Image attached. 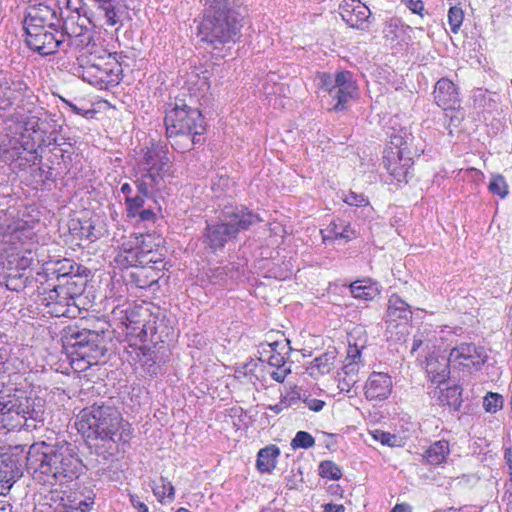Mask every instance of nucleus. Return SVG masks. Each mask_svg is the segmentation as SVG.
Instances as JSON below:
<instances>
[{
    "label": "nucleus",
    "mask_w": 512,
    "mask_h": 512,
    "mask_svg": "<svg viewBox=\"0 0 512 512\" xmlns=\"http://www.w3.org/2000/svg\"><path fill=\"white\" fill-rule=\"evenodd\" d=\"M26 468L43 484H64L78 478L82 461L75 446L67 441H40L29 446Z\"/></svg>",
    "instance_id": "nucleus-1"
},
{
    "label": "nucleus",
    "mask_w": 512,
    "mask_h": 512,
    "mask_svg": "<svg viewBox=\"0 0 512 512\" xmlns=\"http://www.w3.org/2000/svg\"><path fill=\"white\" fill-rule=\"evenodd\" d=\"M243 16L236 0H204L203 19L198 25L201 42L217 49L240 37Z\"/></svg>",
    "instance_id": "nucleus-2"
},
{
    "label": "nucleus",
    "mask_w": 512,
    "mask_h": 512,
    "mask_svg": "<svg viewBox=\"0 0 512 512\" xmlns=\"http://www.w3.org/2000/svg\"><path fill=\"white\" fill-rule=\"evenodd\" d=\"M75 425L89 439L126 443L131 438L130 425L122 421L120 412L104 403H95L82 409Z\"/></svg>",
    "instance_id": "nucleus-3"
},
{
    "label": "nucleus",
    "mask_w": 512,
    "mask_h": 512,
    "mask_svg": "<svg viewBox=\"0 0 512 512\" xmlns=\"http://www.w3.org/2000/svg\"><path fill=\"white\" fill-rule=\"evenodd\" d=\"M166 132L173 145L184 152L203 142L204 119L197 108H190L183 100H176L174 107L166 112Z\"/></svg>",
    "instance_id": "nucleus-4"
},
{
    "label": "nucleus",
    "mask_w": 512,
    "mask_h": 512,
    "mask_svg": "<svg viewBox=\"0 0 512 512\" xmlns=\"http://www.w3.org/2000/svg\"><path fill=\"white\" fill-rule=\"evenodd\" d=\"M262 221V219L246 207H225L219 223L207 224L206 241L210 248L216 250L243 230Z\"/></svg>",
    "instance_id": "nucleus-5"
},
{
    "label": "nucleus",
    "mask_w": 512,
    "mask_h": 512,
    "mask_svg": "<svg viewBox=\"0 0 512 512\" xmlns=\"http://www.w3.org/2000/svg\"><path fill=\"white\" fill-rule=\"evenodd\" d=\"M485 358L483 348H478L472 343H461L450 351L448 359L442 358L440 369L436 368L437 360H428L427 372L432 374L433 382L442 383L449 375L450 364L480 369L485 363Z\"/></svg>",
    "instance_id": "nucleus-6"
},
{
    "label": "nucleus",
    "mask_w": 512,
    "mask_h": 512,
    "mask_svg": "<svg viewBox=\"0 0 512 512\" xmlns=\"http://www.w3.org/2000/svg\"><path fill=\"white\" fill-rule=\"evenodd\" d=\"M77 71L84 81L104 88L119 83L121 66L111 53L103 51V55L99 56L97 61L89 59L85 64H81Z\"/></svg>",
    "instance_id": "nucleus-7"
},
{
    "label": "nucleus",
    "mask_w": 512,
    "mask_h": 512,
    "mask_svg": "<svg viewBox=\"0 0 512 512\" xmlns=\"http://www.w3.org/2000/svg\"><path fill=\"white\" fill-rule=\"evenodd\" d=\"M319 79L321 89L336 100L335 111L345 109L346 103L357 96L358 87L349 71H339L334 75L323 73Z\"/></svg>",
    "instance_id": "nucleus-8"
},
{
    "label": "nucleus",
    "mask_w": 512,
    "mask_h": 512,
    "mask_svg": "<svg viewBox=\"0 0 512 512\" xmlns=\"http://www.w3.org/2000/svg\"><path fill=\"white\" fill-rule=\"evenodd\" d=\"M34 232L24 221H12L10 223H0V250L6 255L24 249V247L34 246Z\"/></svg>",
    "instance_id": "nucleus-9"
},
{
    "label": "nucleus",
    "mask_w": 512,
    "mask_h": 512,
    "mask_svg": "<svg viewBox=\"0 0 512 512\" xmlns=\"http://www.w3.org/2000/svg\"><path fill=\"white\" fill-rule=\"evenodd\" d=\"M26 456L25 445H15L0 454V483L3 484V489L10 490L23 476Z\"/></svg>",
    "instance_id": "nucleus-10"
},
{
    "label": "nucleus",
    "mask_w": 512,
    "mask_h": 512,
    "mask_svg": "<svg viewBox=\"0 0 512 512\" xmlns=\"http://www.w3.org/2000/svg\"><path fill=\"white\" fill-rule=\"evenodd\" d=\"M391 145L385 151L384 166L386 170L392 175L397 181L407 182V175L412 165V158L406 155V142L403 141L402 136L391 137Z\"/></svg>",
    "instance_id": "nucleus-11"
},
{
    "label": "nucleus",
    "mask_w": 512,
    "mask_h": 512,
    "mask_svg": "<svg viewBox=\"0 0 512 512\" xmlns=\"http://www.w3.org/2000/svg\"><path fill=\"white\" fill-rule=\"evenodd\" d=\"M25 34L27 46L43 56L54 54L65 44V33H59L57 27L54 30L28 31Z\"/></svg>",
    "instance_id": "nucleus-12"
},
{
    "label": "nucleus",
    "mask_w": 512,
    "mask_h": 512,
    "mask_svg": "<svg viewBox=\"0 0 512 512\" xmlns=\"http://www.w3.org/2000/svg\"><path fill=\"white\" fill-rule=\"evenodd\" d=\"M23 25L25 32L41 29L54 30L55 27L60 26V19L57 12L50 6L38 3L27 7Z\"/></svg>",
    "instance_id": "nucleus-13"
},
{
    "label": "nucleus",
    "mask_w": 512,
    "mask_h": 512,
    "mask_svg": "<svg viewBox=\"0 0 512 512\" xmlns=\"http://www.w3.org/2000/svg\"><path fill=\"white\" fill-rule=\"evenodd\" d=\"M49 287L51 288L38 287L39 293L43 295L42 302L48 308L47 312L55 317L69 316L70 307L75 305V300L60 285L53 283Z\"/></svg>",
    "instance_id": "nucleus-14"
},
{
    "label": "nucleus",
    "mask_w": 512,
    "mask_h": 512,
    "mask_svg": "<svg viewBox=\"0 0 512 512\" xmlns=\"http://www.w3.org/2000/svg\"><path fill=\"white\" fill-rule=\"evenodd\" d=\"M80 266L76 265L69 259L59 260L55 263H47L43 267V271L37 274V281L43 286L44 281H57L61 283L65 279L69 278L70 275H76L79 273Z\"/></svg>",
    "instance_id": "nucleus-15"
},
{
    "label": "nucleus",
    "mask_w": 512,
    "mask_h": 512,
    "mask_svg": "<svg viewBox=\"0 0 512 512\" xmlns=\"http://www.w3.org/2000/svg\"><path fill=\"white\" fill-rule=\"evenodd\" d=\"M339 9L343 21L351 28L356 29H362L363 24L371 15L369 8L359 0H344Z\"/></svg>",
    "instance_id": "nucleus-16"
},
{
    "label": "nucleus",
    "mask_w": 512,
    "mask_h": 512,
    "mask_svg": "<svg viewBox=\"0 0 512 512\" xmlns=\"http://www.w3.org/2000/svg\"><path fill=\"white\" fill-rule=\"evenodd\" d=\"M433 95L436 104L444 110H455L460 105L458 90L449 79L438 80Z\"/></svg>",
    "instance_id": "nucleus-17"
},
{
    "label": "nucleus",
    "mask_w": 512,
    "mask_h": 512,
    "mask_svg": "<svg viewBox=\"0 0 512 512\" xmlns=\"http://www.w3.org/2000/svg\"><path fill=\"white\" fill-rule=\"evenodd\" d=\"M365 396L368 400H385L392 391V379L383 372H373L365 383Z\"/></svg>",
    "instance_id": "nucleus-18"
},
{
    "label": "nucleus",
    "mask_w": 512,
    "mask_h": 512,
    "mask_svg": "<svg viewBox=\"0 0 512 512\" xmlns=\"http://www.w3.org/2000/svg\"><path fill=\"white\" fill-rule=\"evenodd\" d=\"M139 172L140 176L136 179L135 184L140 194L153 195L154 191L160 189L165 171L139 169Z\"/></svg>",
    "instance_id": "nucleus-19"
},
{
    "label": "nucleus",
    "mask_w": 512,
    "mask_h": 512,
    "mask_svg": "<svg viewBox=\"0 0 512 512\" xmlns=\"http://www.w3.org/2000/svg\"><path fill=\"white\" fill-rule=\"evenodd\" d=\"M33 247H24L22 250L8 253L5 262H3V267L8 271L16 273L26 270L34 261Z\"/></svg>",
    "instance_id": "nucleus-20"
},
{
    "label": "nucleus",
    "mask_w": 512,
    "mask_h": 512,
    "mask_svg": "<svg viewBox=\"0 0 512 512\" xmlns=\"http://www.w3.org/2000/svg\"><path fill=\"white\" fill-rule=\"evenodd\" d=\"M364 348L363 344H358L357 342L352 343V334L348 340V349L347 356L344 360L343 367L341 369L342 372L346 375H350V377L360 378L359 371L363 363L361 361V349Z\"/></svg>",
    "instance_id": "nucleus-21"
},
{
    "label": "nucleus",
    "mask_w": 512,
    "mask_h": 512,
    "mask_svg": "<svg viewBox=\"0 0 512 512\" xmlns=\"http://www.w3.org/2000/svg\"><path fill=\"white\" fill-rule=\"evenodd\" d=\"M169 159L166 152L160 146L148 148L139 162V169L161 170L165 171Z\"/></svg>",
    "instance_id": "nucleus-22"
},
{
    "label": "nucleus",
    "mask_w": 512,
    "mask_h": 512,
    "mask_svg": "<svg viewBox=\"0 0 512 512\" xmlns=\"http://www.w3.org/2000/svg\"><path fill=\"white\" fill-rule=\"evenodd\" d=\"M412 317L411 307L399 295L392 294L388 300L386 321L396 322L397 320L408 321Z\"/></svg>",
    "instance_id": "nucleus-23"
},
{
    "label": "nucleus",
    "mask_w": 512,
    "mask_h": 512,
    "mask_svg": "<svg viewBox=\"0 0 512 512\" xmlns=\"http://www.w3.org/2000/svg\"><path fill=\"white\" fill-rule=\"evenodd\" d=\"M412 31V28L405 25L400 19L392 18L386 22L383 29L384 38L392 44H400L405 42L408 33Z\"/></svg>",
    "instance_id": "nucleus-24"
},
{
    "label": "nucleus",
    "mask_w": 512,
    "mask_h": 512,
    "mask_svg": "<svg viewBox=\"0 0 512 512\" xmlns=\"http://www.w3.org/2000/svg\"><path fill=\"white\" fill-rule=\"evenodd\" d=\"M336 352L328 351L316 357L308 367L309 374L317 378L320 375L328 374L334 367Z\"/></svg>",
    "instance_id": "nucleus-25"
},
{
    "label": "nucleus",
    "mask_w": 512,
    "mask_h": 512,
    "mask_svg": "<svg viewBox=\"0 0 512 512\" xmlns=\"http://www.w3.org/2000/svg\"><path fill=\"white\" fill-rule=\"evenodd\" d=\"M286 354H288V351L285 353H273L269 355L267 359L268 365L274 368V370L269 372V375L273 380L279 383H282L287 375L291 372L290 367L286 365Z\"/></svg>",
    "instance_id": "nucleus-26"
},
{
    "label": "nucleus",
    "mask_w": 512,
    "mask_h": 512,
    "mask_svg": "<svg viewBox=\"0 0 512 512\" xmlns=\"http://www.w3.org/2000/svg\"><path fill=\"white\" fill-rule=\"evenodd\" d=\"M350 292L356 299L370 301L379 294V289L370 279H362L350 284Z\"/></svg>",
    "instance_id": "nucleus-27"
},
{
    "label": "nucleus",
    "mask_w": 512,
    "mask_h": 512,
    "mask_svg": "<svg viewBox=\"0 0 512 512\" xmlns=\"http://www.w3.org/2000/svg\"><path fill=\"white\" fill-rule=\"evenodd\" d=\"M279 454L280 450L275 445H269L260 449L257 456L258 470L262 473L271 472L276 466Z\"/></svg>",
    "instance_id": "nucleus-28"
},
{
    "label": "nucleus",
    "mask_w": 512,
    "mask_h": 512,
    "mask_svg": "<svg viewBox=\"0 0 512 512\" xmlns=\"http://www.w3.org/2000/svg\"><path fill=\"white\" fill-rule=\"evenodd\" d=\"M102 337L98 333V339H91L89 344L84 346L83 351H79L77 356L85 360L88 365H93L98 362L105 354V348L101 346Z\"/></svg>",
    "instance_id": "nucleus-29"
},
{
    "label": "nucleus",
    "mask_w": 512,
    "mask_h": 512,
    "mask_svg": "<svg viewBox=\"0 0 512 512\" xmlns=\"http://www.w3.org/2000/svg\"><path fill=\"white\" fill-rule=\"evenodd\" d=\"M450 453L449 443L439 440L429 446L425 452V458L432 465L442 464Z\"/></svg>",
    "instance_id": "nucleus-30"
},
{
    "label": "nucleus",
    "mask_w": 512,
    "mask_h": 512,
    "mask_svg": "<svg viewBox=\"0 0 512 512\" xmlns=\"http://www.w3.org/2000/svg\"><path fill=\"white\" fill-rule=\"evenodd\" d=\"M94 504V495H88L84 499H68V503H64L55 509V512H88Z\"/></svg>",
    "instance_id": "nucleus-31"
},
{
    "label": "nucleus",
    "mask_w": 512,
    "mask_h": 512,
    "mask_svg": "<svg viewBox=\"0 0 512 512\" xmlns=\"http://www.w3.org/2000/svg\"><path fill=\"white\" fill-rule=\"evenodd\" d=\"M462 389L457 386H451L441 392L439 397L442 405L448 406L450 410L458 411L462 405Z\"/></svg>",
    "instance_id": "nucleus-32"
},
{
    "label": "nucleus",
    "mask_w": 512,
    "mask_h": 512,
    "mask_svg": "<svg viewBox=\"0 0 512 512\" xmlns=\"http://www.w3.org/2000/svg\"><path fill=\"white\" fill-rule=\"evenodd\" d=\"M85 283L86 281L78 273L76 275H70L69 278L56 285H60L63 290H67L69 295L75 300L76 297H79L84 291Z\"/></svg>",
    "instance_id": "nucleus-33"
},
{
    "label": "nucleus",
    "mask_w": 512,
    "mask_h": 512,
    "mask_svg": "<svg viewBox=\"0 0 512 512\" xmlns=\"http://www.w3.org/2000/svg\"><path fill=\"white\" fill-rule=\"evenodd\" d=\"M151 487L154 495L160 502L163 503L165 499H168V501L174 499V487L166 478L161 477L158 482L154 481Z\"/></svg>",
    "instance_id": "nucleus-34"
},
{
    "label": "nucleus",
    "mask_w": 512,
    "mask_h": 512,
    "mask_svg": "<svg viewBox=\"0 0 512 512\" xmlns=\"http://www.w3.org/2000/svg\"><path fill=\"white\" fill-rule=\"evenodd\" d=\"M91 339H98V332L92 330H82L71 335L70 346L74 349L76 355L79 351H83L84 346L89 344Z\"/></svg>",
    "instance_id": "nucleus-35"
},
{
    "label": "nucleus",
    "mask_w": 512,
    "mask_h": 512,
    "mask_svg": "<svg viewBox=\"0 0 512 512\" xmlns=\"http://www.w3.org/2000/svg\"><path fill=\"white\" fill-rule=\"evenodd\" d=\"M11 84L8 81H4L0 84V101L4 104V108L11 106L13 101L17 98V92L21 89V83L20 82H13Z\"/></svg>",
    "instance_id": "nucleus-36"
},
{
    "label": "nucleus",
    "mask_w": 512,
    "mask_h": 512,
    "mask_svg": "<svg viewBox=\"0 0 512 512\" xmlns=\"http://www.w3.org/2000/svg\"><path fill=\"white\" fill-rule=\"evenodd\" d=\"M79 33L72 35L68 42V47L76 49L88 47L92 40V34L86 27H79Z\"/></svg>",
    "instance_id": "nucleus-37"
},
{
    "label": "nucleus",
    "mask_w": 512,
    "mask_h": 512,
    "mask_svg": "<svg viewBox=\"0 0 512 512\" xmlns=\"http://www.w3.org/2000/svg\"><path fill=\"white\" fill-rule=\"evenodd\" d=\"M4 279L5 285L9 290L19 291L25 287L26 278L23 273H16L14 271L7 270Z\"/></svg>",
    "instance_id": "nucleus-38"
},
{
    "label": "nucleus",
    "mask_w": 512,
    "mask_h": 512,
    "mask_svg": "<svg viewBox=\"0 0 512 512\" xmlns=\"http://www.w3.org/2000/svg\"><path fill=\"white\" fill-rule=\"evenodd\" d=\"M319 474L323 478L338 480L342 473L338 465L332 461H323L319 465Z\"/></svg>",
    "instance_id": "nucleus-39"
},
{
    "label": "nucleus",
    "mask_w": 512,
    "mask_h": 512,
    "mask_svg": "<svg viewBox=\"0 0 512 512\" xmlns=\"http://www.w3.org/2000/svg\"><path fill=\"white\" fill-rule=\"evenodd\" d=\"M315 445V439L306 431H298L291 441L293 449H309Z\"/></svg>",
    "instance_id": "nucleus-40"
},
{
    "label": "nucleus",
    "mask_w": 512,
    "mask_h": 512,
    "mask_svg": "<svg viewBox=\"0 0 512 512\" xmlns=\"http://www.w3.org/2000/svg\"><path fill=\"white\" fill-rule=\"evenodd\" d=\"M152 195H143L138 192L136 196H131L125 199L127 205L128 216L135 217L138 211L143 207L145 198L151 197Z\"/></svg>",
    "instance_id": "nucleus-41"
},
{
    "label": "nucleus",
    "mask_w": 512,
    "mask_h": 512,
    "mask_svg": "<svg viewBox=\"0 0 512 512\" xmlns=\"http://www.w3.org/2000/svg\"><path fill=\"white\" fill-rule=\"evenodd\" d=\"M503 397L498 393L489 392L483 400V407L489 413H495L503 406Z\"/></svg>",
    "instance_id": "nucleus-42"
},
{
    "label": "nucleus",
    "mask_w": 512,
    "mask_h": 512,
    "mask_svg": "<svg viewBox=\"0 0 512 512\" xmlns=\"http://www.w3.org/2000/svg\"><path fill=\"white\" fill-rule=\"evenodd\" d=\"M464 13L459 7H451L448 11V23L453 33H457L462 25Z\"/></svg>",
    "instance_id": "nucleus-43"
},
{
    "label": "nucleus",
    "mask_w": 512,
    "mask_h": 512,
    "mask_svg": "<svg viewBox=\"0 0 512 512\" xmlns=\"http://www.w3.org/2000/svg\"><path fill=\"white\" fill-rule=\"evenodd\" d=\"M489 189L492 193L505 198L508 195V185L502 175H497L492 178Z\"/></svg>",
    "instance_id": "nucleus-44"
},
{
    "label": "nucleus",
    "mask_w": 512,
    "mask_h": 512,
    "mask_svg": "<svg viewBox=\"0 0 512 512\" xmlns=\"http://www.w3.org/2000/svg\"><path fill=\"white\" fill-rule=\"evenodd\" d=\"M359 380L360 378L350 377V375H346L342 371L337 374V382L340 392H350Z\"/></svg>",
    "instance_id": "nucleus-45"
},
{
    "label": "nucleus",
    "mask_w": 512,
    "mask_h": 512,
    "mask_svg": "<svg viewBox=\"0 0 512 512\" xmlns=\"http://www.w3.org/2000/svg\"><path fill=\"white\" fill-rule=\"evenodd\" d=\"M373 438L376 441H379L383 445H387L390 447L396 446L398 438L396 435L391 434L389 432H385L379 429H376L372 433Z\"/></svg>",
    "instance_id": "nucleus-46"
},
{
    "label": "nucleus",
    "mask_w": 512,
    "mask_h": 512,
    "mask_svg": "<svg viewBox=\"0 0 512 512\" xmlns=\"http://www.w3.org/2000/svg\"><path fill=\"white\" fill-rule=\"evenodd\" d=\"M343 201L350 206L362 207L369 204L368 199L362 193L350 191L343 198Z\"/></svg>",
    "instance_id": "nucleus-47"
},
{
    "label": "nucleus",
    "mask_w": 512,
    "mask_h": 512,
    "mask_svg": "<svg viewBox=\"0 0 512 512\" xmlns=\"http://www.w3.org/2000/svg\"><path fill=\"white\" fill-rule=\"evenodd\" d=\"M289 340L288 339H284L283 341H274L272 343H267V347L269 348V350H266L265 348H263V352H268L271 354L273 353H277V352H282L284 353V351L287 349L288 350H291V348L289 347ZM262 347H264V345L262 344Z\"/></svg>",
    "instance_id": "nucleus-48"
},
{
    "label": "nucleus",
    "mask_w": 512,
    "mask_h": 512,
    "mask_svg": "<svg viewBox=\"0 0 512 512\" xmlns=\"http://www.w3.org/2000/svg\"><path fill=\"white\" fill-rule=\"evenodd\" d=\"M301 399V395L298 390L293 389L281 398L287 408L296 404Z\"/></svg>",
    "instance_id": "nucleus-49"
},
{
    "label": "nucleus",
    "mask_w": 512,
    "mask_h": 512,
    "mask_svg": "<svg viewBox=\"0 0 512 512\" xmlns=\"http://www.w3.org/2000/svg\"><path fill=\"white\" fill-rule=\"evenodd\" d=\"M355 230L351 227L349 223H341V231L339 232V239H344L346 241L351 240L355 237Z\"/></svg>",
    "instance_id": "nucleus-50"
},
{
    "label": "nucleus",
    "mask_w": 512,
    "mask_h": 512,
    "mask_svg": "<svg viewBox=\"0 0 512 512\" xmlns=\"http://www.w3.org/2000/svg\"><path fill=\"white\" fill-rule=\"evenodd\" d=\"M79 27H83L82 25H77L75 27H69V22L66 21L62 27L61 30H59V33H65V44L64 46L68 47L69 39L72 35H75V33H79Z\"/></svg>",
    "instance_id": "nucleus-51"
},
{
    "label": "nucleus",
    "mask_w": 512,
    "mask_h": 512,
    "mask_svg": "<svg viewBox=\"0 0 512 512\" xmlns=\"http://www.w3.org/2000/svg\"><path fill=\"white\" fill-rule=\"evenodd\" d=\"M343 221H338V222H331L330 225L328 226V228L326 229V231L329 233V235H324L323 236V239L326 240L328 237H332L334 239H339L340 236L338 235L339 232L341 231V223Z\"/></svg>",
    "instance_id": "nucleus-52"
},
{
    "label": "nucleus",
    "mask_w": 512,
    "mask_h": 512,
    "mask_svg": "<svg viewBox=\"0 0 512 512\" xmlns=\"http://www.w3.org/2000/svg\"><path fill=\"white\" fill-rule=\"evenodd\" d=\"M303 402L307 405V407L314 411V412H319L323 409L324 405H325V402L322 401V400H319V399H309V398H305L303 400Z\"/></svg>",
    "instance_id": "nucleus-53"
},
{
    "label": "nucleus",
    "mask_w": 512,
    "mask_h": 512,
    "mask_svg": "<svg viewBox=\"0 0 512 512\" xmlns=\"http://www.w3.org/2000/svg\"><path fill=\"white\" fill-rule=\"evenodd\" d=\"M427 342L426 337L424 336V332H418L413 336V344L411 351L415 352L417 351L422 345H424Z\"/></svg>",
    "instance_id": "nucleus-54"
},
{
    "label": "nucleus",
    "mask_w": 512,
    "mask_h": 512,
    "mask_svg": "<svg viewBox=\"0 0 512 512\" xmlns=\"http://www.w3.org/2000/svg\"><path fill=\"white\" fill-rule=\"evenodd\" d=\"M402 1L413 13H420V11L423 9V3L421 0H402Z\"/></svg>",
    "instance_id": "nucleus-55"
},
{
    "label": "nucleus",
    "mask_w": 512,
    "mask_h": 512,
    "mask_svg": "<svg viewBox=\"0 0 512 512\" xmlns=\"http://www.w3.org/2000/svg\"><path fill=\"white\" fill-rule=\"evenodd\" d=\"M322 512H345V507L342 504L328 503L323 505Z\"/></svg>",
    "instance_id": "nucleus-56"
},
{
    "label": "nucleus",
    "mask_w": 512,
    "mask_h": 512,
    "mask_svg": "<svg viewBox=\"0 0 512 512\" xmlns=\"http://www.w3.org/2000/svg\"><path fill=\"white\" fill-rule=\"evenodd\" d=\"M125 260L127 262V266H136L138 263V251L134 249L130 250L128 255L125 257Z\"/></svg>",
    "instance_id": "nucleus-57"
},
{
    "label": "nucleus",
    "mask_w": 512,
    "mask_h": 512,
    "mask_svg": "<svg viewBox=\"0 0 512 512\" xmlns=\"http://www.w3.org/2000/svg\"><path fill=\"white\" fill-rule=\"evenodd\" d=\"M137 214L142 221H150L155 217V214L151 209L139 210Z\"/></svg>",
    "instance_id": "nucleus-58"
},
{
    "label": "nucleus",
    "mask_w": 512,
    "mask_h": 512,
    "mask_svg": "<svg viewBox=\"0 0 512 512\" xmlns=\"http://www.w3.org/2000/svg\"><path fill=\"white\" fill-rule=\"evenodd\" d=\"M131 502L133 507L137 509L139 512H148L147 505L140 501L138 498L132 497Z\"/></svg>",
    "instance_id": "nucleus-59"
},
{
    "label": "nucleus",
    "mask_w": 512,
    "mask_h": 512,
    "mask_svg": "<svg viewBox=\"0 0 512 512\" xmlns=\"http://www.w3.org/2000/svg\"><path fill=\"white\" fill-rule=\"evenodd\" d=\"M390 512H412L411 506L406 503L396 504Z\"/></svg>",
    "instance_id": "nucleus-60"
},
{
    "label": "nucleus",
    "mask_w": 512,
    "mask_h": 512,
    "mask_svg": "<svg viewBox=\"0 0 512 512\" xmlns=\"http://www.w3.org/2000/svg\"><path fill=\"white\" fill-rule=\"evenodd\" d=\"M25 125L26 130H32L34 133L39 130L38 119H35L34 117L27 121Z\"/></svg>",
    "instance_id": "nucleus-61"
},
{
    "label": "nucleus",
    "mask_w": 512,
    "mask_h": 512,
    "mask_svg": "<svg viewBox=\"0 0 512 512\" xmlns=\"http://www.w3.org/2000/svg\"><path fill=\"white\" fill-rule=\"evenodd\" d=\"M269 409L272 410L274 413L279 414L284 409H287V407L285 406L283 401L280 399V401L277 404L270 406Z\"/></svg>",
    "instance_id": "nucleus-62"
},
{
    "label": "nucleus",
    "mask_w": 512,
    "mask_h": 512,
    "mask_svg": "<svg viewBox=\"0 0 512 512\" xmlns=\"http://www.w3.org/2000/svg\"><path fill=\"white\" fill-rule=\"evenodd\" d=\"M121 192L125 195V199L132 196V187L128 183L121 186Z\"/></svg>",
    "instance_id": "nucleus-63"
},
{
    "label": "nucleus",
    "mask_w": 512,
    "mask_h": 512,
    "mask_svg": "<svg viewBox=\"0 0 512 512\" xmlns=\"http://www.w3.org/2000/svg\"><path fill=\"white\" fill-rule=\"evenodd\" d=\"M22 147L24 150L29 152H35L36 150L33 149V145L29 141H25L22 143Z\"/></svg>",
    "instance_id": "nucleus-64"
}]
</instances>
